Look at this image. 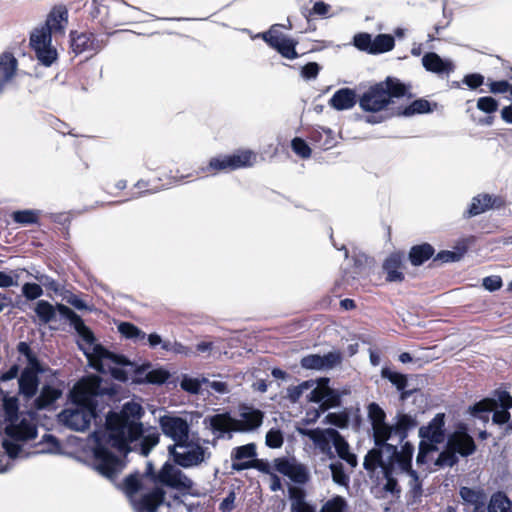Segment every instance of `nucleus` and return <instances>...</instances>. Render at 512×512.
Here are the masks:
<instances>
[{"label":"nucleus","mask_w":512,"mask_h":512,"mask_svg":"<svg viewBox=\"0 0 512 512\" xmlns=\"http://www.w3.org/2000/svg\"><path fill=\"white\" fill-rule=\"evenodd\" d=\"M354 46L364 52L372 54V36L369 33H358L353 38Z\"/></svg>","instance_id":"obj_47"},{"label":"nucleus","mask_w":512,"mask_h":512,"mask_svg":"<svg viewBox=\"0 0 512 512\" xmlns=\"http://www.w3.org/2000/svg\"><path fill=\"white\" fill-rule=\"evenodd\" d=\"M393 468H387L384 470V476L386 479V483L384 484V490L388 493L395 494L400 490L398 488L397 480L392 475Z\"/></svg>","instance_id":"obj_54"},{"label":"nucleus","mask_w":512,"mask_h":512,"mask_svg":"<svg viewBox=\"0 0 512 512\" xmlns=\"http://www.w3.org/2000/svg\"><path fill=\"white\" fill-rule=\"evenodd\" d=\"M70 46L75 54H81L87 51L97 52L101 49V44L93 37L91 33H70Z\"/></svg>","instance_id":"obj_26"},{"label":"nucleus","mask_w":512,"mask_h":512,"mask_svg":"<svg viewBox=\"0 0 512 512\" xmlns=\"http://www.w3.org/2000/svg\"><path fill=\"white\" fill-rule=\"evenodd\" d=\"M169 377V374L164 370H152L147 373L146 379L149 383L161 384L164 383Z\"/></svg>","instance_id":"obj_59"},{"label":"nucleus","mask_w":512,"mask_h":512,"mask_svg":"<svg viewBox=\"0 0 512 512\" xmlns=\"http://www.w3.org/2000/svg\"><path fill=\"white\" fill-rule=\"evenodd\" d=\"M67 23V9L57 6L50 11L45 23L31 32L30 45L43 66L50 67L57 60V50L51 45L52 34H64Z\"/></svg>","instance_id":"obj_5"},{"label":"nucleus","mask_w":512,"mask_h":512,"mask_svg":"<svg viewBox=\"0 0 512 512\" xmlns=\"http://www.w3.org/2000/svg\"><path fill=\"white\" fill-rule=\"evenodd\" d=\"M229 156L233 170L252 167L257 159L256 153L252 150H238Z\"/></svg>","instance_id":"obj_33"},{"label":"nucleus","mask_w":512,"mask_h":512,"mask_svg":"<svg viewBox=\"0 0 512 512\" xmlns=\"http://www.w3.org/2000/svg\"><path fill=\"white\" fill-rule=\"evenodd\" d=\"M40 211L38 210H20L12 214V218L16 223L27 225L37 223Z\"/></svg>","instance_id":"obj_43"},{"label":"nucleus","mask_w":512,"mask_h":512,"mask_svg":"<svg viewBox=\"0 0 512 512\" xmlns=\"http://www.w3.org/2000/svg\"><path fill=\"white\" fill-rule=\"evenodd\" d=\"M357 102L356 93L350 88H341L334 93L329 100V105L334 109L348 110L351 109Z\"/></svg>","instance_id":"obj_30"},{"label":"nucleus","mask_w":512,"mask_h":512,"mask_svg":"<svg viewBox=\"0 0 512 512\" xmlns=\"http://www.w3.org/2000/svg\"><path fill=\"white\" fill-rule=\"evenodd\" d=\"M383 378L388 379L399 391H403L407 385L406 376L398 372L391 371L390 369L384 368L382 370Z\"/></svg>","instance_id":"obj_46"},{"label":"nucleus","mask_w":512,"mask_h":512,"mask_svg":"<svg viewBox=\"0 0 512 512\" xmlns=\"http://www.w3.org/2000/svg\"><path fill=\"white\" fill-rule=\"evenodd\" d=\"M280 25H273L268 31L259 34V36L272 48L277 50L284 58L289 60L296 59L298 53L296 52L297 41L289 38L278 31L277 27Z\"/></svg>","instance_id":"obj_16"},{"label":"nucleus","mask_w":512,"mask_h":512,"mask_svg":"<svg viewBox=\"0 0 512 512\" xmlns=\"http://www.w3.org/2000/svg\"><path fill=\"white\" fill-rule=\"evenodd\" d=\"M35 278L40 282L42 286H44L48 290H51L57 294L61 292V285L50 276L41 274L35 276Z\"/></svg>","instance_id":"obj_55"},{"label":"nucleus","mask_w":512,"mask_h":512,"mask_svg":"<svg viewBox=\"0 0 512 512\" xmlns=\"http://www.w3.org/2000/svg\"><path fill=\"white\" fill-rule=\"evenodd\" d=\"M91 465L109 480H114L124 468V462L101 445L93 449Z\"/></svg>","instance_id":"obj_15"},{"label":"nucleus","mask_w":512,"mask_h":512,"mask_svg":"<svg viewBox=\"0 0 512 512\" xmlns=\"http://www.w3.org/2000/svg\"><path fill=\"white\" fill-rule=\"evenodd\" d=\"M123 489L129 496L135 512H156L165 498L164 490L159 487L137 496L140 490V482L138 477L134 475L125 478Z\"/></svg>","instance_id":"obj_10"},{"label":"nucleus","mask_w":512,"mask_h":512,"mask_svg":"<svg viewBox=\"0 0 512 512\" xmlns=\"http://www.w3.org/2000/svg\"><path fill=\"white\" fill-rule=\"evenodd\" d=\"M322 381L327 384L328 379H322ZM325 398L323 400V403L320 404V408L325 411L333 407H337L340 405V396L337 393V391L331 389L327 385H325Z\"/></svg>","instance_id":"obj_44"},{"label":"nucleus","mask_w":512,"mask_h":512,"mask_svg":"<svg viewBox=\"0 0 512 512\" xmlns=\"http://www.w3.org/2000/svg\"><path fill=\"white\" fill-rule=\"evenodd\" d=\"M264 419V413L251 406L243 405L239 417L234 418L229 412L207 416L203 423L216 438L231 439L233 433H248L258 429Z\"/></svg>","instance_id":"obj_6"},{"label":"nucleus","mask_w":512,"mask_h":512,"mask_svg":"<svg viewBox=\"0 0 512 512\" xmlns=\"http://www.w3.org/2000/svg\"><path fill=\"white\" fill-rule=\"evenodd\" d=\"M143 414L142 406L134 401L125 403L119 413H109L106 426L111 446L120 452L136 450L147 456L159 443L160 434L155 427L143 426Z\"/></svg>","instance_id":"obj_2"},{"label":"nucleus","mask_w":512,"mask_h":512,"mask_svg":"<svg viewBox=\"0 0 512 512\" xmlns=\"http://www.w3.org/2000/svg\"><path fill=\"white\" fill-rule=\"evenodd\" d=\"M445 415L438 413L427 426H422L419 429V436L422 438L421 441L436 446L444 441V421Z\"/></svg>","instance_id":"obj_23"},{"label":"nucleus","mask_w":512,"mask_h":512,"mask_svg":"<svg viewBox=\"0 0 512 512\" xmlns=\"http://www.w3.org/2000/svg\"><path fill=\"white\" fill-rule=\"evenodd\" d=\"M62 391L51 385H44L40 394L33 400V408L35 410H43L50 408L60 397Z\"/></svg>","instance_id":"obj_29"},{"label":"nucleus","mask_w":512,"mask_h":512,"mask_svg":"<svg viewBox=\"0 0 512 512\" xmlns=\"http://www.w3.org/2000/svg\"><path fill=\"white\" fill-rule=\"evenodd\" d=\"M118 331L125 338L131 339L135 342L144 341L146 339L145 332L129 322H121L118 325Z\"/></svg>","instance_id":"obj_40"},{"label":"nucleus","mask_w":512,"mask_h":512,"mask_svg":"<svg viewBox=\"0 0 512 512\" xmlns=\"http://www.w3.org/2000/svg\"><path fill=\"white\" fill-rule=\"evenodd\" d=\"M436 450H437L436 446L431 445V444L427 443L426 441H421L420 445H419V452H418V455L416 457V463L418 465L426 463L427 455L430 452L436 451Z\"/></svg>","instance_id":"obj_56"},{"label":"nucleus","mask_w":512,"mask_h":512,"mask_svg":"<svg viewBox=\"0 0 512 512\" xmlns=\"http://www.w3.org/2000/svg\"><path fill=\"white\" fill-rule=\"evenodd\" d=\"M511 84L507 80L493 81L490 83L489 88L492 93H506L511 92Z\"/></svg>","instance_id":"obj_64"},{"label":"nucleus","mask_w":512,"mask_h":512,"mask_svg":"<svg viewBox=\"0 0 512 512\" xmlns=\"http://www.w3.org/2000/svg\"><path fill=\"white\" fill-rule=\"evenodd\" d=\"M325 423L344 428L348 425V417L343 413H329L325 417Z\"/></svg>","instance_id":"obj_53"},{"label":"nucleus","mask_w":512,"mask_h":512,"mask_svg":"<svg viewBox=\"0 0 512 512\" xmlns=\"http://www.w3.org/2000/svg\"><path fill=\"white\" fill-rule=\"evenodd\" d=\"M2 409L6 426L0 427V441L3 454L0 455V474L10 469L9 463H4L5 455L16 459L22 452V442L35 439L37 436V419L35 411L19 414L18 399L7 394L2 398Z\"/></svg>","instance_id":"obj_3"},{"label":"nucleus","mask_w":512,"mask_h":512,"mask_svg":"<svg viewBox=\"0 0 512 512\" xmlns=\"http://www.w3.org/2000/svg\"><path fill=\"white\" fill-rule=\"evenodd\" d=\"M256 445L249 443L233 449L232 458V469L235 471H243L254 467V458L256 457Z\"/></svg>","instance_id":"obj_24"},{"label":"nucleus","mask_w":512,"mask_h":512,"mask_svg":"<svg viewBox=\"0 0 512 512\" xmlns=\"http://www.w3.org/2000/svg\"><path fill=\"white\" fill-rule=\"evenodd\" d=\"M495 397L485 398L469 408L470 413L483 421H488L490 412L495 424H505L510 419L509 409L512 407V396L506 391H496Z\"/></svg>","instance_id":"obj_9"},{"label":"nucleus","mask_w":512,"mask_h":512,"mask_svg":"<svg viewBox=\"0 0 512 512\" xmlns=\"http://www.w3.org/2000/svg\"><path fill=\"white\" fill-rule=\"evenodd\" d=\"M130 6L119 0H93L90 14L104 26H118L128 19Z\"/></svg>","instance_id":"obj_13"},{"label":"nucleus","mask_w":512,"mask_h":512,"mask_svg":"<svg viewBox=\"0 0 512 512\" xmlns=\"http://www.w3.org/2000/svg\"><path fill=\"white\" fill-rule=\"evenodd\" d=\"M416 426L415 420L407 414H401L397 417V421L394 425H389L391 430V439H396L398 442H402L407 437V432L411 428Z\"/></svg>","instance_id":"obj_31"},{"label":"nucleus","mask_w":512,"mask_h":512,"mask_svg":"<svg viewBox=\"0 0 512 512\" xmlns=\"http://www.w3.org/2000/svg\"><path fill=\"white\" fill-rule=\"evenodd\" d=\"M477 108L485 113H493L498 109V102L490 96L480 97L477 100Z\"/></svg>","instance_id":"obj_51"},{"label":"nucleus","mask_w":512,"mask_h":512,"mask_svg":"<svg viewBox=\"0 0 512 512\" xmlns=\"http://www.w3.org/2000/svg\"><path fill=\"white\" fill-rule=\"evenodd\" d=\"M433 254L434 248L430 244L424 243L412 247L409 253V258L414 266H419L432 257Z\"/></svg>","instance_id":"obj_36"},{"label":"nucleus","mask_w":512,"mask_h":512,"mask_svg":"<svg viewBox=\"0 0 512 512\" xmlns=\"http://www.w3.org/2000/svg\"><path fill=\"white\" fill-rule=\"evenodd\" d=\"M406 93V87L397 79L387 78L386 81L370 87L359 99L362 110L379 112L391 102L393 97H401Z\"/></svg>","instance_id":"obj_8"},{"label":"nucleus","mask_w":512,"mask_h":512,"mask_svg":"<svg viewBox=\"0 0 512 512\" xmlns=\"http://www.w3.org/2000/svg\"><path fill=\"white\" fill-rule=\"evenodd\" d=\"M342 361L340 352L331 351L323 356L311 354L301 359V366L312 370H330L338 366Z\"/></svg>","instance_id":"obj_22"},{"label":"nucleus","mask_w":512,"mask_h":512,"mask_svg":"<svg viewBox=\"0 0 512 512\" xmlns=\"http://www.w3.org/2000/svg\"><path fill=\"white\" fill-rule=\"evenodd\" d=\"M18 61L10 52L0 54V94L11 83L16 75Z\"/></svg>","instance_id":"obj_27"},{"label":"nucleus","mask_w":512,"mask_h":512,"mask_svg":"<svg viewBox=\"0 0 512 512\" xmlns=\"http://www.w3.org/2000/svg\"><path fill=\"white\" fill-rule=\"evenodd\" d=\"M320 71V66L316 62H309L301 69V76L307 80L315 79Z\"/></svg>","instance_id":"obj_57"},{"label":"nucleus","mask_w":512,"mask_h":512,"mask_svg":"<svg viewBox=\"0 0 512 512\" xmlns=\"http://www.w3.org/2000/svg\"><path fill=\"white\" fill-rule=\"evenodd\" d=\"M154 480L167 487L187 491L193 486V482L175 465L166 462L160 471L154 476Z\"/></svg>","instance_id":"obj_17"},{"label":"nucleus","mask_w":512,"mask_h":512,"mask_svg":"<svg viewBox=\"0 0 512 512\" xmlns=\"http://www.w3.org/2000/svg\"><path fill=\"white\" fill-rule=\"evenodd\" d=\"M476 450L474 439L464 431H455L450 434L445 449L439 454L435 464L441 467H452L458 462L459 454L467 457Z\"/></svg>","instance_id":"obj_11"},{"label":"nucleus","mask_w":512,"mask_h":512,"mask_svg":"<svg viewBox=\"0 0 512 512\" xmlns=\"http://www.w3.org/2000/svg\"><path fill=\"white\" fill-rule=\"evenodd\" d=\"M202 172L215 175L219 172L233 171L229 155H219L212 157L206 167L201 168Z\"/></svg>","instance_id":"obj_35"},{"label":"nucleus","mask_w":512,"mask_h":512,"mask_svg":"<svg viewBox=\"0 0 512 512\" xmlns=\"http://www.w3.org/2000/svg\"><path fill=\"white\" fill-rule=\"evenodd\" d=\"M363 466L367 471H370V472L375 471L378 467H381L383 469V471L385 469L389 468L383 460L382 451L377 448L370 450L366 454V456L364 458Z\"/></svg>","instance_id":"obj_38"},{"label":"nucleus","mask_w":512,"mask_h":512,"mask_svg":"<svg viewBox=\"0 0 512 512\" xmlns=\"http://www.w3.org/2000/svg\"><path fill=\"white\" fill-rule=\"evenodd\" d=\"M284 439L280 429L271 428L265 437V443L270 448H280L283 445Z\"/></svg>","instance_id":"obj_48"},{"label":"nucleus","mask_w":512,"mask_h":512,"mask_svg":"<svg viewBox=\"0 0 512 512\" xmlns=\"http://www.w3.org/2000/svg\"><path fill=\"white\" fill-rule=\"evenodd\" d=\"M291 148L296 155L303 159H307L311 156V148L301 138H294L291 142Z\"/></svg>","instance_id":"obj_49"},{"label":"nucleus","mask_w":512,"mask_h":512,"mask_svg":"<svg viewBox=\"0 0 512 512\" xmlns=\"http://www.w3.org/2000/svg\"><path fill=\"white\" fill-rule=\"evenodd\" d=\"M202 381H203V384H205L207 388H210L219 394L229 393V388H228V385L226 382L219 381V380L210 381L207 378H203Z\"/></svg>","instance_id":"obj_58"},{"label":"nucleus","mask_w":512,"mask_h":512,"mask_svg":"<svg viewBox=\"0 0 512 512\" xmlns=\"http://www.w3.org/2000/svg\"><path fill=\"white\" fill-rule=\"evenodd\" d=\"M459 494L463 503L472 508L486 506L487 496L480 488L461 487Z\"/></svg>","instance_id":"obj_32"},{"label":"nucleus","mask_w":512,"mask_h":512,"mask_svg":"<svg viewBox=\"0 0 512 512\" xmlns=\"http://www.w3.org/2000/svg\"><path fill=\"white\" fill-rule=\"evenodd\" d=\"M274 468L277 472L287 476L297 484H305L309 480L307 467L295 458H278L274 460Z\"/></svg>","instance_id":"obj_20"},{"label":"nucleus","mask_w":512,"mask_h":512,"mask_svg":"<svg viewBox=\"0 0 512 512\" xmlns=\"http://www.w3.org/2000/svg\"><path fill=\"white\" fill-rule=\"evenodd\" d=\"M312 387H313V383L312 382L305 381V382L301 383L298 386H294V387L289 388L288 389L289 399L292 402H297L300 399V397L302 396V394L304 393V391L308 390V389H310Z\"/></svg>","instance_id":"obj_52"},{"label":"nucleus","mask_w":512,"mask_h":512,"mask_svg":"<svg viewBox=\"0 0 512 512\" xmlns=\"http://www.w3.org/2000/svg\"><path fill=\"white\" fill-rule=\"evenodd\" d=\"M203 381L193 378H184L181 382V387L190 393H198L201 389Z\"/></svg>","instance_id":"obj_60"},{"label":"nucleus","mask_w":512,"mask_h":512,"mask_svg":"<svg viewBox=\"0 0 512 512\" xmlns=\"http://www.w3.org/2000/svg\"><path fill=\"white\" fill-rule=\"evenodd\" d=\"M329 468L331 470L333 481L341 486H347L349 482V477L344 471L343 464L339 461H334L330 463Z\"/></svg>","instance_id":"obj_45"},{"label":"nucleus","mask_w":512,"mask_h":512,"mask_svg":"<svg viewBox=\"0 0 512 512\" xmlns=\"http://www.w3.org/2000/svg\"><path fill=\"white\" fill-rule=\"evenodd\" d=\"M34 312L40 325L55 321L57 312L69 320L70 325L74 327L83 341L82 344H79L80 349L87 357L90 366L98 372H109L113 378L127 381L129 374L136 370L135 364L126 357L110 352L101 344L96 343L93 332L84 324L82 318L66 305L53 306L46 300H39L35 304Z\"/></svg>","instance_id":"obj_1"},{"label":"nucleus","mask_w":512,"mask_h":512,"mask_svg":"<svg viewBox=\"0 0 512 512\" xmlns=\"http://www.w3.org/2000/svg\"><path fill=\"white\" fill-rule=\"evenodd\" d=\"M320 512H349L347 501L341 496H335L326 501Z\"/></svg>","instance_id":"obj_42"},{"label":"nucleus","mask_w":512,"mask_h":512,"mask_svg":"<svg viewBox=\"0 0 512 512\" xmlns=\"http://www.w3.org/2000/svg\"><path fill=\"white\" fill-rule=\"evenodd\" d=\"M168 453L173 461L183 468L198 466L210 456L207 448L200 444L197 437H191L180 444L169 445Z\"/></svg>","instance_id":"obj_12"},{"label":"nucleus","mask_w":512,"mask_h":512,"mask_svg":"<svg viewBox=\"0 0 512 512\" xmlns=\"http://www.w3.org/2000/svg\"><path fill=\"white\" fill-rule=\"evenodd\" d=\"M163 434L174 443L180 444L191 438L188 421L179 416L165 415L159 420Z\"/></svg>","instance_id":"obj_18"},{"label":"nucleus","mask_w":512,"mask_h":512,"mask_svg":"<svg viewBox=\"0 0 512 512\" xmlns=\"http://www.w3.org/2000/svg\"><path fill=\"white\" fill-rule=\"evenodd\" d=\"M325 385L320 384L317 387L313 386V389L309 392L307 395V398L311 402L315 403H323V400L325 398Z\"/></svg>","instance_id":"obj_61"},{"label":"nucleus","mask_w":512,"mask_h":512,"mask_svg":"<svg viewBox=\"0 0 512 512\" xmlns=\"http://www.w3.org/2000/svg\"><path fill=\"white\" fill-rule=\"evenodd\" d=\"M22 294L27 300H35L43 295V289L39 284L25 283L22 286Z\"/></svg>","instance_id":"obj_50"},{"label":"nucleus","mask_w":512,"mask_h":512,"mask_svg":"<svg viewBox=\"0 0 512 512\" xmlns=\"http://www.w3.org/2000/svg\"><path fill=\"white\" fill-rule=\"evenodd\" d=\"M401 266V256L399 254L390 255L383 264V269L387 273V280L397 282L403 280V273L399 271Z\"/></svg>","instance_id":"obj_34"},{"label":"nucleus","mask_w":512,"mask_h":512,"mask_svg":"<svg viewBox=\"0 0 512 512\" xmlns=\"http://www.w3.org/2000/svg\"><path fill=\"white\" fill-rule=\"evenodd\" d=\"M395 41L393 36L389 34H379L372 38V54H381L388 52L394 48Z\"/></svg>","instance_id":"obj_39"},{"label":"nucleus","mask_w":512,"mask_h":512,"mask_svg":"<svg viewBox=\"0 0 512 512\" xmlns=\"http://www.w3.org/2000/svg\"><path fill=\"white\" fill-rule=\"evenodd\" d=\"M503 205L504 200L502 197L488 193H481L472 198L464 216L472 218L483 214L490 209H499Z\"/></svg>","instance_id":"obj_21"},{"label":"nucleus","mask_w":512,"mask_h":512,"mask_svg":"<svg viewBox=\"0 0 512 512\" xmlns=\"http://www.w3.org/2000/svg\"><path fill=\"white\" fill-rule=\"evenodd\" d=\"M484 82V77L480 74H469L464 77L463 83L471 89H476Z\"/></svg>","instance_id":"obj_62"},{"label":"nucleus","mask_w":512,"mask_h":512,"mask_svg":"<svg viewBox=\"0 0 512 512\" xmlns=\"http://www.w3.org/2000/svg\"><path fill=\"white\" fill-rule=\"evenodd\" d=\"M298 431L302 436L308 437L327 459L334 460L338 456L352 468L357 466L356 455L350 451L348 442L336 429L299 428Z\"/></svg>","instance_id":"obj_7"},{"label":"nucleus","mask_w":512,"mask_h":512,"mask_svg":"<svg viewBox=\"0 0 512 512\" xmlns=\"http://www.w3.org/2000/svg\"><path fill=\"white\" fill-rule=\"evenodd\" d=\"M483 286L489 291H496L502 286V280L499 276H488L483 279Z\"/></svg>","instance_id":"obj_63"},{"label":"nucleus","mask_w":512,"mask_h":512,"mask_svg":"<svg viewBox=\"0 0 512 512\" xmlns=\"http://www.w3.org/2000/svg\"><path fill=\"white\" fill-rule=\"evenodd\" d=\"M487 512H512V501L502 492L494 493L487 505Z\"/></svg>","instance_id":"obj_37"},{"label":"nucleus","mask_w":512,"mask_h":512,"mask_svg":"<svg viewBox=\"0 0 512 512\" xmlns=\"http://www.w3.org/2000/svg\"><path fill=\"white\" fill-rule=\"evenodd\" d=\"M368 416L372 424L375 444L381 446L391 439V430L385 422L386 414L384 410L376 403L368 406Z\"/></svg>","instance_id":"obj_19"},{"label":"nucleus","mask_w":512,"mask_h":512,"mask_svg":"<svg viewBox=\"0 0 512 512\" xmlns=\"http://www.w3.org/2000/svg\"><path fill=\"white\" fill-rule=\"evenodd\" d=\"M19 393L24 399H32L38 390L39 378L38 374L31 369H24L18 378Z\"/></svg>","instance_id":"obj_28"},{"label":"nucleus","mask_w":512,"mask_h":512,"mask_svg":"<svg viewBox=\"0 0 512 512\" xmlns=\"http://www.w3.org/2000/svg\"><path fill=\"white\" fill-rule=\"evenodd\" d=\"M423 67L438 75H449L455 69L454 63L449 59L441 58L435 52H428L422 57Z\"/></svg>","instance_id":"obj_25"},{"label":"nucleus","mask_w":512,"mask_h":512,"mask_svg":"<svg viewBox=\"0 0 512 512\" xmlns=\"http://www.w3.org/2000/svg\"><path fill=\"white\" fill-rule=\"evenodd\" d=\"M102 391L101 379L97 376L78 381L70 392L73 405L59 413V422L71 430L84 432L96 416L97 398Z\"/></svg>","instance_id":"obj_4"},{"label":"nucleus","mask_w":512,"mask_h":512,"mask_svg":"<svg viewBox=\"0 0 512 512\" xmlns=\"http://www.w3.org/2000/svg\"><path fill=\"white\" fill-rule=\"evenodd\" d=\"M385 447L388 451L392 453L393 457V465L396 464L397 468L402 472L405 473L409 478V486L412 489V491L415 494H418L421 492V482L419 479L418 474L416 471L412 470L411 468V460L413 456L414 447L410 443L406 442L403 446L400 452L397 451L396 445L388 444L385 442V444L382 445Z\"/></svg>","instance_id":"obj_14"},{"label":"nucleus","mask_w":512,"mask_h":512,"mask_svg":"<svg viewBox=\"0 0 512 512\" xmlns=\"http://www.w3.org/2000/svg\"><path fill=\"white\" fill-rule=\"evenodd\" d=\"M433 109L431 108V104L429 101L425 99H418L413 101L409 106H407L402 114L404 116H412L415 114H424L432 112Z\"/></svg>","instance_id":"obj_41"}]
</instances>
